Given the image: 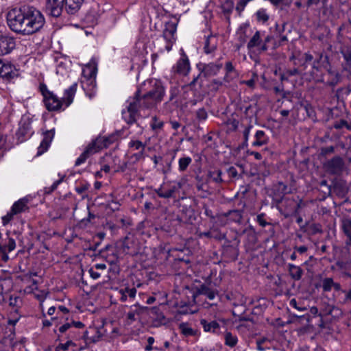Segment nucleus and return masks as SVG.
I'll use <instances>...</instances> for the list:
<instances>
[{
	"label": "nucleus",
	"instance_id": "4",
	"mask_svg": "<svg viewBox=\"0 0 351 351\" xmlns=\"http://www.w3.org/2000/svg\"><path fill=\"white\" fill-rule=\"evenodd\" d=\"M177 29V25L172 21H169L165 23V28L162 32V37L165 41L164 49H160V52L162 53L165 51H170L172 46L176 41L175 34Z\"/></svg>",
	"mask_w": 351,
	"mask_h": 351
},
{
	"label": "nucleus",
	"instance_id": "43",
	"mask_svg": "<svg viewBox=\"0 0 351 351\" xmlns=\"http://www.w3.org/2000/svg\"><path fill=\"white\" fill-rule=\"evenodd\" d=\"M67 330H69V335L72 337V338L75 337L76 332L75 331L73 330L72 323H66L59 328V331L61 333H64Z\"/></svg>",
	"mask_w": 351,
	"mask_h": 351
},
{
	"label": "nucleus",
	"instance_id": "27",
	"mask_svg": "<svg viewBox=\"0 0 351 351\" xmlns=\"http://www.w3.org/2000/svg\"><path fill=\"white\" fill-rule=\"evenodd\" d=\"M255 141L252 143L254 147H260L267 143L269 141L268 136L264 131L258 130L254 135Z\"/></svg>",
	"mask_w": 351,
	"mask_h": 351
},
{
	"label": "nucleus",
	"instance_id": "34",
	"mask_svg": "<svg viewBox=\"0 0 351 351\" xmlns=\"http://www.w3.org/2000/svg\"><path fill=\"white\" fill-rule=\"evenodd\" d=\"M238 254L237 250L232 245H228L225 247L223 251V256L229 258L233 261L237 258Z\"/></svg>",
	"mask_w": 351,
	"mask_h": 351
},
{
	"label": "nucleus",
	"instance_id": "18",
	"mask_svg": "<svg viewBox=\"0 0 351 351\" xmlns=\"http://www.w3.org/2000/svg\"><path fill=\"white\" fill-rule=\"evenodd\" d=\"M263 32L256 31L248 42L247 45V49H251L252 48H256L259 53L264 52L265 51H261V45L263 43Z\"/></svg>",
	"mask_w": 351,
	"mask_h": 351
},
{
	"label": "nucleus",
	"instance_id": "36",
	"mask_svg": "<svg viewBox=\"0 0 351 351\" xmlns=\"http://www.w3.org/2000/svg\"><path fill=\"white\" fill-rule=\"evenodd\" d=\"M192 162V158L189 156L182 157L178 161V169L181 172L185 171L190 164Z\"/></svg>",
	"mask_w": 351,
	"mask_h": 351
},
{
	"label": "nucleus",
	"instance_id": "10",
	"mask_svg": "<svg viewBox=\"0 0 351 351\" xmlns=\"http://www.w3.org/2000/svg\"><path fill=\"white\" fill-rule=\"evenodd\" d=\"M64 5V0H46V12L53 17L61 15Z\"/></svg>",
	"mask_w": 351,
	"mask_h": 351
},
{
	"label": "nucleus",
	"instance_id": "6",
	"mask_svg": "<svg viewBox=\"0 0 351 351\" xmlns=\"http://www.w3.org/2000/svg\"><path fill=\"white\" fill-rule=\"evenodd\" d=\"M144 95L152 103V107L154 108L162 100L165 95V88L160 83H156L154 88L144 94Z\"/></svg>",
	"mask_w": 351,
	"mask_h": 351
},
{
	"label": "nucleus",
	"instance_id": "57",
	"mask_svg": "<svg viewBox=\"0 0 351 351\" xmlns=\"http://www.w3.org/2000/svg\"><path fill=\"white\" fill-rule=\"evenodd\" d=\"M14 215L16 214L14 213L12 210H10V211L8 212L6 215L3 216L2 217V221L3 225H6L7 223H8L12 219L13 216Z\"/></svg>",
	"mask_w": 351,
	"mask_h": 351
},
{
	"label": "nucleus",
	"instance_id": "37",
	"mask_svg": "<svg viewBox=\"0 0 351 351\" xmlns=\"http://www.w3.org/2000/svg\"><path fill=\"white\" fill-rule=\"evenodd\" d=\"M222 171L220 169H214L208 172V177L215 183H221L223 180L221 178Z\"/></svg>",
	"mask_w": 351,
	"mask_h": 351
},
{
	"label": "nucleus",
	"instance_id": "25",
	"mask_svg": "<svg viewBox=\"0 0 351 351\" xmlns=\"http://www.w3.org/2000/svg\"><path fill=\"white\" fill-rule=\"evenodd\" d=\"M223 215L231 221L241 223L243 218V211L237 209L230 210L223 213Z\"/></svg>",
	"mask_w": 351,
	"mask_h": 351
},
{
	"label": "nucleus",
	"instance_id": "40",
	"mask_svg": "<svg viewBox=\"0 0 351 351\" xmlns=\"http://www.w3.org/2000/svg\"><path fill=\"white\" fill-rule=\"evenodd\" d=\"M334 280L332 278H325L322 280V288L324 292H329L332 288Z\"/></svg>",
	"mask_w": 351,
	"mask_h": 351
},
{
	"label": "nucleus",
	"instance_id": "56",
	"mask_svg": "<svg viewBox=\"0 0 351 351\" xmlns=\"http://www.w3.org/2000/svg\"><path fill=\"white\" fill-rule=\"evenodd\" d=\"M277 190L280 192V193L283 195H285L287 193H289V191H288V187L286 184H285L282 182H279L277 186Z\"/></svg>",
	"mask_w": 351,
	"mask_h": 351
},
{
	"label": "nucleus",
	"instance_id": "64",
	"mask_svg": "<svg viewBox=\"0 0 351 351\" xmlns=\"http://www.w3.org/2000/svg\"><path fill=\"white\" fill-rule=\"evenodd\" d=\"M313 234L322 233V230L319 224H312L310 227Z\"/></svg>",
	"mask_w": 351,
	"mask_h": 351
},
{
	"label": "nucleus",
	"instance_id": "51",
	"mask_svg": "<svg viewBox=\"0 0 351 351\" xmlns=\"http://www.w3.org/2000/svg\"><path fill=\"white\" fill-rule=\"evenodd\" d=\"M342 293L345 294V296L339 302L342 304H347L351 302V288L348 290L342 291Z\"/></svg>",
	"mask_w": 351,
	"mask_h": 351
},
{
	"label": "nucleus",
	"instance_id": "53",
	"mask_svg": "<svg viewBox=\"0 0 351 351\" xmlns=\"http://www.w3.org/2000/svg\"><path fill=\"white\" fill-rule=\"evenodd\" d=\"M63 179L64 176L62 177L60 179L55 181L49 188H45V193H50L53 192L54 190H56L58 186L63 181Z\"/></svg>",
	"mask_w": 351,
	"mask_h": 351
},
{
	"label": "nucleus",
	"instance_id": "49",
	"mask_svg": "<svg viewBox=\"0 0 351 351\" xmlns=\"http://www.w3.org/2000/svg\"><path fill=\"white\" fill-rule=\"evenodd\" d=\"M329 73L333 75L330 80L327 82V84L332 87L335 86L340 81V75L338 73H334L332 71H329Z\"/></svg>",
	"mask_w": 351,
	"mask_h": 351
},
{
	"label": "nucleus",
	"instance_id": "46",
	"mask_svg": "<svg viewBox=\"0 0 351 351\" xmlns=\"http://www.w3.org/2000/svg\"><path fill=\"white\" fill-rule=\"evenodd\" d=\"M225 69H226V74L224 77V81L225 82H229V75L231 74L232 73H236V70L234 69V66L232 65V63L231 62H226V65H225Z\"/></svg>",
	"mask_w": 351,
	"mask_h": 351
},
{
	"label": "nucleus",
	"instance_id": "8",
	"mask_svg": "<svg viewBox=\"0 0 351 351\" xmlns=\"http://www.w3.org/2000/svg\"><path fill=\"white\" fill-rule=\"evenodd\" d=\"M16 46L13 37L0 32V56L10 53Z\"/></svg>",
	"mask_w": 351,
	"mask_h": 351
},
{
	"label": "nucleus",
	"instance_id": "11",
	"mask_svg": "<svg viewBox=\"0 0 351 351\" xmlns=\"http://www.w3.org/2000/svg\"><path fill=\"white\" fill-rule=\"evenodd\" d=\"M110 143V140L107 138H101L99 137L90 143L84 152H86L88 156H90L91 155L98 152L103 147H108Z\"/></svg>",
	"mask_w": 351,
	"mask_h": 351
},
{
	"label": "nucleus",
	"instance_id": "16",
	"mask_svg": "<svg viewBox=\"0 0 351 351\" xmlns=\"http://www.w3.org/2000/svg\"><path fill=\"white\" fill-rule=\"evenodd\" d=\"M54 134H55L54 129L47 130L43 133L44 137L40 144V146L38 148L37 155H41L42 154H43L45 152H46L48 149V148L54 137Z\"/></svg>",
	"mask_w": 351,
	"mask_h": 351
},
{
	"label": "nucleus",
	"instance_id": "33",
	"mask_svg": "<svg viewBox=\"0 0 351 351\" xmlns=\"http://www.w3.org/2000/svg\"><path fill=\"white\" fill-rule=\"evenodd\" d=\"M200 324L206 332H215L219 328V324L216 321L207 322L206 319H202Z\"/></svg>",
	"mask_w": 351,
	"mask_h": 351
},
{
	"label": "nucleus",
	"instance_id": "45",
	"mask_svg": "<svg viewBox=\"0 0 351 351\" xmlns=\"http://www.w3.org/2000/svg\"><path fill=\"white\" fill-rule=\"evenodd\" d=\"M289 305L300 312H304L307 310L305 306L302 304L300 302L297 301L295 298H293L290 300Z\"/></svg>",
	"mask_w": 351,
	"mask_h": 351
},
{
	"label": "nucleus",
	"instance_id": "50",
	"mask_svg": "<svg viewBox=\"0 0 351 351\" xmlns=\"http://www.w3.org/2000/svg\"><path fill=\"white\" fill-rule=\"evenodd\" d=\"M228 131L232 132L237 130L239 121L235 119H228L226 121Z\"/></svg>",
	"mask_w": 351,
	"mask_h": 351
},
{
	"label": "nucleus",
	"instance_id": "17",
	"mask_svg": "<svg viewBox=\"0 0 351 351\" xmlns=\"http://www.w3.org/2000/svg\"><path fill=\"white\" fill-rule=\"evenodd\" d=\"M196 295H205L209 300H213L217 295L218 291L210 287V285L202 284L199 287H196Z\"/></svg>",
	"mask_w": 351,
	"mask_h": 351
},
{
	"label": "nucleus",
	"instance_id": "29",
	"mask_svg": "<svg viewBox=\"0 0 351 351\" xmlns=\"http://www.w3.org/2000/svg\"><path fill=\"white\" fill-rule=\"evenodd\" d=\"M237 330L242 333L247 334V332H251L254 331V322H242L239 323L236 326Z\"/></svg>",
	"mask_w": 351,
	"mask_h": 351
},
{
	"label": "nucleus",
	"instance_id": "9",
	"mask_svg": "<svg viewBox=\"0 0 351 351\" xmlns=\"http://www.w3.org/2000/svg\"><path fill=\"white\" fill-rule=\"evenodd\" d=\"M180 55L181 57L173 67V70L174 73L186 75L191 69L189 60L182 49H180Z\"/></svg>",
	"mask_w": 351,
	"mask_h": 351
},
{
	"label": "nucleus",
	"instance_id": "60",
	"mask_svg": "<svg viewBox=\"0 0 351 351\" xmlns=\"http://www.w3.org/2000/svg\"><path fill=\"white\" fill-rule=\"evenodd\" d=\"M227 171L230 178H236L238 177V172L234 167H229Z\"/></svg>",
	"mask_w": 351,
	"mask_h": 351
},
{
	"label": "nucleus",
	"instance_id": "30",
	"mask_svg": "<svg viewBox=\"0 0 351 351\" xmlns=\"http://www.w3.org/2000/svg\"><path fill=\"white\" fill-rule=\"evenodd\" d=\"M342 313L341 310L335 306L328 305L319 314L320 316L330 315L334 317H338L341 315Z\"/></svg>",
	"mask_w": 351,
	"mask_h": 351
},
{
	"label": "nucleus",
	"instance_id": "63",
	"mask_svg": "<svg viewBox=\"0 0 351 351\" xmlns=\"http://www.w3.org/2000/svg\"><path fill=\"white\" fill-rule=\"evenodd\" d=\"M335 152V147L333 146H329L323 147L321 150V154L324 156H326L329 154H332Z\"/></svg>",
	"mask_w": 351,
	"mask_h": 351
},
{
	"label": "nucleus",
	"instance_id": "31",
	"mask_svg": "<svg viewBox=\"0 0 351 351\" xmlns=\"http://www.w3.org/2000/svg\"><path fill=\"white\" fill-rule=\"evenodd\" d=\"M224 343L230 348H234L238 343V337L230 332L226 331L223 335Z\"/></svg>",
	"mask_w": 351,
	"mask_h": 351
},
{
	"label": "nucleus",
	"instance_id": "23",
	"mask_svg": "<svg viewBox=\"0 0 351 351\" xmlns=\"http://www.w3.org/2000/svg\"><path fill=\"white\" fill-rule=\"evenodd\" d=\"M181 188L182 184L178 182L176 183V184L171 186L170 189L165 191H162L161 189H159L158 191H156V193L160 197L170 198L173 196L176 191Z\"/></svg>",
	"mask_w": 351,
	"mask_h": 351
},
{
	"label": "nucleus",
	"instance_id": "24",
	"mask_svg": "<svg viewBox=\"0 0 351 351\" xmlns=\"http://www.w3.org/2000/svg\"><path fill=\"white\" fill-rule=\"evenodd\" d=\"M145 311L144 306H135V308H132L126 315L127 324L130 325L132 323L137 319L139 315Z\"/></svg>",
	"mask_w": 351,
	"mask_h": 351
},
{
	"label": "nucleus",
	"instance_id": "39",
	"mask_svg": "<svg viewBox=\"0 0 351 351\" xmlns=\"http://www.w3.org/2000/svg\"><path fill=\"white\" fill-rule=\"evenodd\" d=\"M256 20L258 22L265 23L269 20V14L267 13L266 10L260 9L256 12Z\"/></svg>",
	"mask_w": 351,
	"mask_h": 351
},
{
	"label": "nucleus",
	"instance_id": "59",
	"mask_svg": "<svg viewBox=\"0 0 351 351\" xmlns=\"http://www.w3.org/2000/svg\"><path fill=\"white\" fill-rule=\"evenodd\" d=\"M302 205H303L302 200L300 199L298 202H297V203L295 202L293 208L290 209V213L295 214V215L298 214L299 209L302 206Z\"/></svg>",
	"mask_w": 351,
	"mask_h": 351
},
{
	"label": "nucleus",
	"instance_id": "7",
	"mask_svg": "<svg viewBox=\"0 0 351 351\" xmlns=\"http://www.w3.org/2000/svg\"><path fill=\"white\" fill-rule=\"evenodd\" d=\"M19 75L18 70L10 62H5L0 59V78L10 81Z\"/></svg>",
	"mask_w": 351,
	"mask_h": 351
},
{
	"label": "nucleus",
	"instance_id": "12",
	"mask_svg": "<svg viewBox=\"0 0 351 351\" xmlns=\"http://www.w3.org/2000/svg\"><path fill=\"white\" fill-rule=\"evenodd\" d=\"M33 134L31 121L29 119H22L19 123V128L16 132L18 140L23 142L26 138L31 136Z\"/></svg>",
	"mask_w": 351,
	"mask_h": 351
},
{
	"label": "nucleus",
	"instance_id": "21",
	"mask_svg": "<svg viewBox=\"0 0 351 351\" xmlns=\"http://www.w3.org/2000/svg\"><path fill=\"white\" fill-rule=\"evenodd\" d=\"M217 40L215 36L210 34L208 36L204 42V51L206 54L214 52L217 49Z\"/></svg>",
	"mask_w": 351,
	"mask_h": 351
},
{
	"label": "nucleus",
	"instance_id": "55",
	"mask_svg": "<svg viewBox=\"0 0 351 351\" xmlns=\"http://www.w3.org/2000/svg\"><path fill=\"white\" fill-rule=\"evenodd\" d=\"M197 118L200 121H204L207 119V112L204 108H199L196 112Z\"/></svg>",
	"mask_w": 351,
	"mask_h": 351
},
{
	"label": "nucleus",
	"instance_id": "42",
	"mask_svg": "<svg viewBox=\"0 0 351 351\" xmlns=\"http://www.w3.org/2000/svg\"><path fill=\"white\" fill-rule=\"evenodd\" d=\"M201 74H199L197 76L195 77L193 80L189 84V87L191 90L195 91H198L202 86V82H199V79L200 77Z\"/></svg>",
	"mask_w": 351,
	"mask_h": 351
},
{
	"label": "nucleus",
	"instance_id": "41",
	"mask_svg": "<svg viewBox=\"0 0 351 351\" xmlns=\"http://www.w3.org/2000/svg\"><path fill=\"white\" fill-rule=\"evenodd\" d=\"M164 125V122L158 119L156 116L152 119L150 126L153 130L157 131L161 130Z\"/></svg>",
	"mask_w": 351,
	"mask_h": 351
},
{
	"label": "nucleus",
	"instance_id": "3",
	"mask_svg": "<svg viewBox=\"0 0 351 351\" xmlns=\"http://www.w3.org/2000/svg\"><path fill=\"white\" fill-rule=\"evenodd\" d=\"M77 86V83H74L68 89L65 90L62 99H60L53 93H47L48 96L44 99V103L47 109L49 111L58 110L62 108L63 104H65V107H68L73 102Z\"/></svg>",
	"mask_w": 351,
	"mask_h": 351
},
{
	"label": "nucleus",
	"instance_id": "13",
	"mask_svg": "<svg viewBox=\"0 0 351 351\" xmlns=\"http://www.w3.org/2000/svg\"><path fill=\"white\" fill-rule=\"evenodd\" d=\"M103 328H98L95 327L89 328L86 330L83 335L86 343H93L99 341L104 335Z\"/></svg>",
	"mask_w": 351,
	"mask_h": 351
},
{
	"label": "nucleus",
	"instance_id": "35",
	"mask_svg": "<svg viewBox=\"0 0 351 351\" xmlns=\"http://www.w3.org/2000/svg\"><path fill=\"white\" fill-rule=\"evenodd\" d=\"M179 329L181 333L186 337L195 336L196 335V331L193 329L188 323L180 324Z\"/></svg>",
	"mask_w": 351,
	"mask_h": 351
},
{
	"label": "nucleus",
	"instance_id": "20",
	"mask_svg": "<svg viewBox=\"0 0 351 351\" xmlns=\"http://www.w3.org/2000/svg\"><path fill=\"white\" fill-rule=\"evenodd\" d=\"M222 66V63L219 61L217 62H210L204 66L202 73L205 77L214 76L219 72Z\"/></svg>",
	"mask_w": 351,
	"mask_h": 351
},
{
	"label": "nucleus",
	"instance_id": "47",
	"mask_svg": "<svg viewBox=\"0 0 351 351\" xmlns=\"http://www.w3.org/2000/svg\"><path fill=\"white\" fill-rule=\"evenodd\" d=\"M341 53L348 66H351V47H347L341 50Z\"/></svg>",
	"mask_w": 351,
	"mask_h": 351
},
{
	"label": "nucleus",
	"instance_id": "62",
	"mask_svg": "<svg viewBox=\"0 0 351 351\" xmlns=\"http://www.w3.org/2000/svg\"><path fill=\"white\" fill-rule=\"evenodd\" d=\"M40 92H41L44 99H45L46 97L48 96L47 93H52V92L49 91L47 89V86L45 84H40Z\"/></svg>",
	"mask_w": 351,
	"mask_h": 351
},
{
	"label": "nucleus",
	"instance_id": "28",
	"mask_svg": "<svg viewBox=\"0 0 351 351\" xmlns=\"http://www.w3.org/2000/svg\"><path fill=\"white\" fill-rule=\"evenodd\" d=\"M119 293L121 295L120 300L121 302H125L128 299V297L130 298H134L136 293V288H129L125 287L124 289H121L119 290Z\"/></svg>",
	"mask_w": 351,
	"mask_h": 351
},
{
	"label": "nucleus",
	"instance_id": "19",
	"mask_svg": "<svg viewBox=\"0 0 351 351\" xmlns=\"http://www.w3.org/2000/svg\"><path fill=\"white\" fill-rule=\"evenodd\" d=\"M84 0H64V8L68 14L75 15L79 12Z\"/></svg>",
	"mask_w": 351,
	"mask_h": 351
},
{
	"label": "nucleus",
	"instance_id": "2",
	"mask_svg": "<svg viewBox=\"0 0 351 351\" xmlns=\"http://www.w3.org/2000/svg\"><path fill=\"white\" fill-rule=\"evenodd\" d=\"M127 104L126 109L122 111V116L128 124L136 121V118L139 117L141 110L152 109V103L144 95H141L139 90L127 100Z\"/></svg>",
	"mask_w": 351,
	"mask_h": 351
},
{
	"label": "nucleus",
	"instance_id": "32",
	"mask_svg": "<svg viewBox=\"0 0 351 351\" xmlns=\"http://www.w3.org/2000/svg\"><path fill=\"white\" fill-rule=\"evenodd\" d=\"M28 208L25 199H21L16 202L12 206L11 210L14 213L19 214Z\"/></svg>",
	"mask_w": 351,
	"mask_h": 351
},
{
	"label": "nucleus",
	"instance_id": "61",
	"mask_svg": "<svg viewBox=\"0 0 351 351\" xmlns=\"http://www.w3.org/2000/svg\"><path fill=\"white\" fill-rule=\"evenodd\" d=\"M89 187L88 184H82L80 186L75 188V191L78 194L82 195L84 192H86Z\"/></svg>",
	"mask_w": 351,
	"mask_h": 351
},
{
	"label": "nucleus",
	"instance_id": "54",
	"mask_svg": "<svg viewBox=\"0 0 351 351\" xmlns=\"http://www.w3.org/2000/svg\"><path fill=\"white\" fill-rule=\"evenodd\" d=\"M90 156H88V154L86 152H83L80 154V156L77 158L75 165L79 166V165H82V163L85 162L86 159L88 158Z\"/></svg>",
	"mask_w": 351,
	"mask_h": 351
},
{
	"label": "nucleus",
	"instance_id": "58",
	"mask_svg": "<svg viewBox=\"0 0 351 351\" xmlns=\"http://www.w3.org/2000/svg\"><path fill=\"white\" fill-rule=\"evenodd\" d=\"M264 217H265V214L264 213H261V214H259L257 216V217H256L257 222L262 227H265L267 225H269L270 224L269 223H267L265 220Z\"/></svg>",
	"mask_w": 351,
	"mask_h": 351
},
{
	"label": "nucleus",
	"instance_id": "52",
	"mask_svg": "<svg viewBox=\"0 0 351 351\" xmlns=\"http://www.w3.org/2000/svg\"><path fill=\"white\" fill-rule=\"evenodd\" d=\"M273 39V36L271 35H267L266 36H263V45H261V51H267L268 49L267 43H270Z\"/></svg>",
	"mask_w": 351,
	"mask_h": 351
},
{
	"label": "nucleus",
	"instance_id": "1",
	"mask_svg": "<svg viewBox=\"0 0 351 351\" xmlns=\"http://www.w3.org/2000/svg\"><path fill=\"white\" fill-rule=\"evenodd\" d=\"M10 29L21 35H32L44 26L43 14L32 6H22L10 10L6 16Z\"/></svg>",
	"mask_w": 351,
	"mask_h": 351
},
{
	"label": "nucleus",
	"instance_id": "48",
	"mask_svg": "<svg viewBox=\"0 0 351 351\" xmlns=\"http://www.w3.org/2000/svg\"><path fill=\"white\" fill-rule=\"evenodd\" d=\"M258 75L256 73H252V77L249 80H243L241 82V84H243L247 85L248 87L251 88H254L255 84L258 81Z\"/></svg>",
	"mask_w": 351,
	"mask_h": 351
},
{
	"label": "nucleus",
	"instance_id": "14",
	"mask_svg": "<svg viewBox=\"0 0 351 351\" xmlns=\"http://www.w3.org/2000/svg\"><path fill=\"white\" fill-rule=\"evenodd\" d=\"M145 311H147L149 316L153 319V323L155 326H159L162 324H165V317L161 312L160 309L158 306H154L149 308L144 306Z\"/></svg>",
	"mask_w": 351,
	"mask_h": 351
},
{
	"label": "nucleus",
	"instance_id": "26",
	"mask_svg": "<svg viewBox=\"0 0 351 351\" xmlns=\"http://www.w3.org/2000/svg\"><path fill=\"white\" fill-rule=\"evenodd\" d=\"M287 267L289 275L292 279L294 280H299L301 279L303 275V270L300 267L291 263H289Z\"/></svg>",
	"mask_w": 351,
	"mask_h": 351
},
{
	"label": "nucleus",
	"instance_id": "15",
	"mask_svg": "<svg viewBox=\"0 0 351 351\" xmlns=\"http://www.w3.org/2000/svg\"><path fill=\"white\" fill-rule=\"evenodd\" d=\"M16 247L14 239L8 237L4 244H0V256L1 260L7 262L9 260L8 253L13 251Z\"/></svg>",
	"mask_w": 351,
	"mask_h": 351
},
{
	"label": "nucleus",
	"instance_id": "38",
	"mask_svg": "<svg viewBox=\"0 0 351 351\" xmlns=\"http://www.w3.org/2000/svg\"><path fill=\"white\" fill-rule=\"evenodd\" d=\"M22 304V299L17 295H11L9 298V305L15 308V311L18 312V309L21 307Z\"/></svg>",
	"mask_w": 351,
	"mask_h": 351
},
{
	"label": "nucleus",
	"instance_id": "44",
	"mask_svg": "<svg viewBox=\"0 0 351 351\" xmlns=\"http://www.w3.org/2000/svg\"><path fill=\"white\" fill-rule=\"evenodd\" d=\"M128 146L135 150L145 151V144L138 140H135L130 141Z\"/></svg>",
	"mask_w": 351,
	"mask_h": 351
},
{
	"label": "nucleus",
	"instance_id": "5",
	"mask_svg": "<svg viewBox=\"0 0 351 351\" xmlns=\"http://www.w3.org/2000/svg\"><path fill=\"white\" fill-rule=\"evenodd\" d=\"M326 171L332 175H339L344 168V161L339 156H336L326 161L324 165Z\"/></svg>",
	"mask_w": 351,
	"mask_h": 351
},
{
	"label": "nucleus",
	"instance_id": "22",
	"mask_svg": "<svg viewBox=\"0 0 351 351\" xmlns=\"http://www.w3.org/2000/svg\"><path fill=\"white\" fill-rule=\"evenodd\" d=\"M341 228L344 234L347 237L346 244L351 245V219L343 218L341 221Z\"/></svg>",
	"mask_w": 351,
	"mask_h": 351
}]
</instances>
